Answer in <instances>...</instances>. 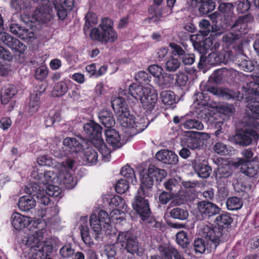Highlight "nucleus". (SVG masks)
Listing matches in <instances>:
<instances>
[{
  "instance_id": "obj_5",
  "label": "nucleus",
  "mask_w": 259,
  "mask_h": 259,
  "mask_svg": "<svg viewBox=\"0 0 259 259\" xmlns=\"http://www.w3.org/2000/svg\"><path fill=\"white\" fill-rule=\"evenodd\" d=\"M201 91V93H196L194 94V105L196 108V106H199L200 107L202 106L203 109L200 110V112L205 110L204 107L208 105V102L209 101V97L207 95L205 92H208L212 93L213 95H215L219 96H222L227 99H230L232 97L226 93L224 90L221 88H218L215 87H209L208 83H204L202 82L200 85Z\"/></svg>"
},
{
  "instance_id": "obj_1",
  "label": "nucleus",
  "mask_w": 259,
  "mask_h": 259,
  "mask_svg": "<svg viewBox=\"0 0 259 259\" xmlns=\"http://www.w3.org/2000/svg\"><path fill=\"white\" fill-rule=\"evenodd\" d=\"M34 223L33 226L36 228L34 231H32L29 234L24 236L21 241V243L24 246H26L28 254H30L32 257L36 259H46L47 256L52 253L53 248L50 244H46L43 241L44 234L45 230L43 229L44 224L40 227H37L41 225V223Z\"/></svg>"
},
{
  "instance_id": "obj_57",
  "label": "nucleus",
  "mask_w": 259,
  "mask_h": 259,
  "mask_svg": "<svg viewBox=\"0 0 259 259\" xmlns=\"http://www.w3.org/2000/svg\"><path fill=\"white\" fill-rule=\"evenodd\" d=\"M241 154L243 157L239 161L240 164L248 163L252 160L253 153L250 148L243 149L241 151Z\"/></svg>"
},
{
  "instance_id": "obj_52",
  "label": "nucleus",
  "mask_w": 259,
  "mask_h": 259,
  "mask_svg": "<svg viewBox=\"0 0 259 259\" xmlns=\"http://www.w3.org/2000/svg\"><path fill=\"white\" fill-rule=\"evenodd\" d=\"M232 221V218L227 213L221 214L215 219V222L218 225L222 227L230 225Z\"/></svg>"
},
{
  "instance_id": "obj_39",
  "label": "nucleus",
  "mask_w": 259,
  "mask_h": 259,
  "mask_svg": "<svg viewBox=\"0 0 259 259\" xmlns=\"http://www.w3.org/2000/svg\"><path fill=\"white\" fill-rule=\"evenodd\" d=\"M169 215L172 219L183 221L188 218L189 212L186 209L176 207L170 211Z\"/></svg>"
},
{
  "instance_id": "obj_53",
  "label": "nucleus",
  "mask_w": 259,
  "mask_h": 259,
  "mask_svg": "<svg viewBox=\"0 0 259 259\" xmlns=\"http://www.w3.org/2000/svg\"><path fill=\"white\" fill-rule=\"evenodd\" d=\"M39 165H46L48 166H56V161L49 155H44L39 157L37 160Z\"/></svg>"
},
{
  "instance_id": "obj_31",
  "label": "nucleus",
  "mask_w": 259,
  "mask_h": 259,
  "mask_svg": "<svg viewBox=\"0 0 259 259\" xmlns=\"http://www.w3.org/2000/svg\"><path fill=\"white\" fill-rule=\"evenodd\" d=\"M182 145L192 149H199L201 147V142L197 138L194 133L191 134L190 136H187L182 141Z\"/></svg>"
},
{
  "instance_id": "obj_50",
  "label": "nucleus",
  "mask_w": 259,
  "mask_h": 259,
  "mask_svg": "<svg viewBox=\"0 0 259 259\" xmlns=\"http://www.w3.org/2000/svg\"><path fill=\"white\" fill-rule=\"evenodd\" d=\"M215 8L214 4L211 0L203 1L199 7V12L203 15L207 14L212 11Z\"/></svg>"
},
{
  "instance_id": "obj_45",
  "label": "nucleus",
  "mask_w": 259,
  "mask_h": 259,
  "mask_svg": "<svg viewBox=\"0 0 259 259\" xmlns=\"http://www.w3.org/2000/svg\"><path fill=\"white\" fill-rule=\"evenodd\" d=\"M210 247L208 243H206L205 241L202 238H197L195 240L194 242V249L196 253H203L206 250L209 251Z\"/></svg>"
},
{
  "instance_id": "obj_41",
  "label": "nucleus",
  "mask_w": 259,
  "mask_h": 259,
  "mask_svg": "<svg viewBox=\"0 0 259 259\" xmlns=\"http://www.w3.org/2000/svg\"><path fill=\"white\" fill-rule=\"evenodd\" d=\"M127 206H123L122 210L116 208L112 210L110 214V219L113 221H116L119 222L122 221L125 219V212H127Z\"/></svg>"
},
{
  "instance_id": "obj_42",
  "label": "nucleus",
  "mask_w": 259,
  "mask_h": 259,
  "mask_svg": "<svg viewBox=\"0 0 259 259\" xmlns=\"http://www.w3.org/2000/svg\"><path fill=\"white\" fill-rule=\"evenodd\" d=\"M243 205L241 199L237 197L229 198L226 201V205L228 209L230 210H238L240 209Z\"/></svg>"
},
{
  "instance_id": "obj_44",
  "label": "nucleus",
  "mask_w": 259,
  "mask_h": 259,
  "mask_svg": "<svg viewBox=\"0 0 259 259\" xmlns=\"http://www.w3.org/2000/svg\"><path fill=\"white\" fill-rule=\"evenodd\" d=\"M122 176L127 179L128 182L133 184L136 183V179L134 169L129 165H127L123 167L120 171Z\"/></svg>"
},
{
  "instance_id": "obj_55",
  "label": "nucleus",
  "mask_w": 259,
  "mask_h": 259,
  "mask_svg": "<svg viewBox=\"0 0 259 259\" xmlns=\"http://www.w3.org/2000/svg\"><path fill=\"white\" fill-rule=\"evenodd\" d=\"M230 147L221 142L216 143L213 146V150L219 154L227 155L231 151Z\"/></svg>"
},
{
  "instance_id": "obj_25",
  "label": "nucleus",
  "mask_w": 259,
  "mask_h": 259,
  "mask_svg": "<svg viewBox=\"0 0 259 259\" xmlns=\"http://www.w3.org/2000/svg\"><path fill=\"white\" fill-rule=\"evenodd\" d=\"M158 251L162 259H172V256L175 259H186L183 253L172 247H165L160 245L158 247Z\"/></svg>"
},
{
  "instance_id": "obj_37",
  "label": "nucleus",
  "mask_w": 259,
  "mask_h": 259,
  "mask_svg": "<svg viewBox=\"0 0 259 259\" xmlns=\"http://www.w3.org/2000/svg\"><path fill=\"white\" fill-rule=\"evenodd\" d=\"M40 95V93L38 94H32L30 96L28 111L31 115L36 112L39 107Z\"/></svg>"
},
{
  "instance_id": "obj_2",
  "label": "nucleus",
  "mask_w": 259,
  "mask_h": 259,
  "mask_svg": "<svg viewBox=\"0 0 259 259\" xmlns=\"http://www.w3.org/2000/svg\"><path fill=\"white\" fill-rule=\"evenodd\" d=\"M128 93L136 101L140 100L143 107L147 111L153 110L157 101L156 91L151 86L133 83L130 85Z\"/></svg>"
},
{
  "instance_id": "obj_20",
  "label": "nucleus",
  "mask_w": 259,
  "mask_h": 259,
  "mask_svg": "<svg viewBox=\"0 0 259 259\" xmlns=\"http://www.w3.org/2000/svg\"><path fill=\"white\" fill-rule=\"evenodd\" d=\"M31 218L22 215L19 212L12 213L11 217V224L14 228L17 230L23 229L30 224Z\"/></svg>"
},
{
  "instance_id": "obj_8",
  "label": "nucleus",
  "mask_w": 259,
  "mask_h": 259,
  "mask_svg": "<svg viewBox=\"0 0 259 259\" xmlns=\"http://www.w3.org/2000/svg\"><path fill=\"white\" fill-rule=\"evenodd\" d=\"M90 223L93 231L97 234H100L102 229L106 232L109 231L111 228L110 218L108 213L103 210L99 211L98 216L94 213L92 214Z\"/></svg>"
},
{
  "instance_id": "obj_15",
  "label": "nucleus",
  "mask_w": 259,
  "mask_h": 259,
  "mask_svg": "<svg viewBox=\"0 0 259 259\" xmlns=\"http://www.w3.org/2000/svg\"><path fill=\"white\" fill-rule=\"evenodd\" d=\"M140 175L141 177V185L138 191L144 193L145 196H151L154 177L152 174H150L149 167L148 170H144L141 172Z\"/></svg>"
},
{
  "instance_id": "obj_7",
  "label": "nucleus",
  "mask_w": 259,
  "mask_h": 259,
  "mask_svg": "<svg viewBox=\"0 0 259 259\" xmlns=\"http://www.w3.org/2000/svg\"><path fill=\"white\" fill-rule=\"evenodd\" d=\"M116 244L132 254L136 253L141 255L142 254L137 237L128 231L120 232L118 233Z\"/></svg>"
},
{
  "instance_id": "obj_61",
  "label": "nucleus",
  "mask_w": 259,
  "mask_h": 259,
  "mask_svg": "<svg viewBox=\"0 0 259 259\" xmlns=\"http://www.w3.org/2000/svg\"><path fill=\"white\" fill-rule=\"evenodd\" d=\"M251 2L249 0H239L237 4V10L241 13L247 12L250 9Z\"/></svg>"
},
{
  "instance_id": "obj_28",
  "label": "nucleus",
  "mask_w": 259,
  "mask_h": 259,
  "mask_svg": "<svg viewBox=\"0 0 259 259\" xmlns=\"http://www.w3.org/2000/svg\"><path fill=\"white\" fill-rule=\"evenodd\" d=\"M17 93L16 87L12 84L5 86L1 92V101L3 104H7Z\"/></svg>"
},
{
  "instance_id": "obj_16",
  "label": "nucleus",
  "mask_w": 259,
  "mask_h": 259,
  "mask_svg": "<svg viewBox=\"0 0 259 259\" xmlns=\"http://www.w3.org/2000/svg\"><path fill=\"white\" fill-rule=\"evenodd\" d=\"M83 128L87 137L91 139L99 141L102 147L106 148L101 139L102 127L99 124L94 121H90L84 124Z\"/></svg>"
},
{
  "instance_id": "obj_19",
  "label": "nucleus",
  "mask_w": 259,
  "mask_h": 259,
  "mask_svg": "<svg viewBox=\"0 0 259 259\" xmlns=\"http://www.w3.org/2000/svg\"><path fill=\"white\" fill-rule=\"evenodd\" d=\"M30 177L36 182L32 183L29 186H27L25 189L26 193L28 194H32L34 193L31 187L34 184H37L38 186H40L41 188L46 187V172H43L42 170L39 169L37 167H33L31 173Z\"/></svg>"
},
{
  "instance_id": "obj_58",
  "label": "nucleus",
  "mask_w": 259,
  "mask_h": 259,
  "mask_svg": "<svg viewBox=\"0 0 259 259\" xmlns=\"http://www.w3.org/2000/svg\"><path fill=\"white\" fill-rule=\"evenodd\" d=\"M149 167L150 174H152L154 177H158L157 180L159 179L161 180L167 175L166 171L164 169H159L153 165H150Z\"/></svg>"
},
{
  "instance_id": "obj_27",
  "label": "nucleus",
  "mask_w": 259,
  "mask_h": 259,
  "mask_svg": "<svg viewBox=\"0 0 259 259\" xmlns=\"http://www.w3.org/2000/svg\"><path fill=\"white\" fill-rule=\"evenodd\" d=\"M34 193L30 194L31 196H24L20 198L18 205L20 210L28 211L35 206L37 200H36L33 196ZM35 197L36 198V196Z\"/></svg>"
},
{
  "instance_id": "obj_35",
  "label": "nucleus",
  "mask_w": 259,
  "mask_h": 259,
  "mask_svg": "<svg viewBox=\"0 0 259 259\" xmlns=\"http://www.w3.org/2000/svg\"><path fill=\"white\" fill-rule=\"evenodd\" d=\"M34 3V0H12L11 6L17 11H25L28 12L31 7V2Z\"/></svg>"
},
{
  "instance_id": "obj_48",
  "label": "nucleus",
  "mask_w": 259,
  "mask_h": 259,
  "mask_svg": "<svg viewBox=\"0 0 259 259\" xmlns=\"http://www.w3.org/2000/svg\"><path fill=\"white\" fill-rule=\"evenodd\" d=\"M67 91L68 87L64 80L56 83L53 89V93L56 96H63L67 93Z\"/></svg>"
},
{
  "instance_id": "obj_6",
  "label": "nucleus",
  "mask_w": 259,
  "mask_h": 259,
  "mask_svg": "<svg viewBox=\"0 0 259 259\" xmlns=\"http://www.w3.org/2000/svg\"><path fill=\"white\" fill-rule=\"evenodd\" d=\"M31 188L35 193L33 196H36L37 202L44 205H47L50 203V196L59 198L62 197L61 189L53 184L46 186L45 188H41L37 184H34Z\"/></svg>"
},
{
  "instance_id": "obj_14",
  "label": "nucleus",
  "mask_w": 259,
  "mask_h": 259,
  "mask_svg": "<svg viewBox=\"0 0 259 259\" xmlns=\"http://www.w3.org/2000/svg\"><path fill=\"white\" fill-rule=\"evenodd\" d=\"M0 41L12 50L20 53H23L26 48L23 43L6 32H0Z\"/></svg>"
},
{
  "instance_id": "obj_64",
  "label": "nucleus",
  "mask_w": 259,
  "mask_h": 259,
  "mask_svg": "<svg viewBox=\"0 0 259 259\" xmlns=\"http://www.w3.org/2000/svg\"><path fill=\"white\" fill-rule=\"evenodd\" d=\"M247 108L252 113V116L254 118H258L259 117V102H251L247 105Z\"/></svg>"
},
{
  "instance_id": "obj_56",
  "label": "nucleus",
  "mask_w": 259,
  "mask_h": 259,
  "mask_svg": "<svg viewBox=\"0 0 259 259\" xmlns=\"http://www.w3.org/2000/svg\"><path fill=\"white\" fill-rule=\"evenodd\" d=\"M49 70L47 68L44 66H41L35 69L34 73L35 78L39 80H44L48 75Z\"/></svg>"
},
{
  "instance_id": "obj_23",
  "label": "nucleus",
  "mask_w": 259,
  "mask_h": 259,
  "mask_svg": "<svg viewBox=\"0 0 259 259\" xmlns=\"http://www.w3.org/2000/svg\"><path fill=\"white\" fill-rule=\"evenodd\" d=\"M158 160L167 164H175L178 161V156L171 151L162 150L156 154Z\"/></svg>"
},
{
  "instance_id": "obj_59",
  "label": "nucleus",
  "mask_w": 259,
  "mask_h": 259,
  "mask_svg": "<svg viewBox=\"0 0 259 259\" xmlns=\"http://www.w3.org/2000/svg\"><path fill=\"white\" fill-rule=\"evenodd\" d=\"M181 62L177 59L171 58L165 63V68L167 71H175L180 66Z\"/></svg>"
},
{
  "instance_id": "obj_13",
  "label": "nucleus",
  "mask_w": 259,
  "mask_h": 259,
  "mask_svg": "<svg viewBox=\"0 0 259 259\" xmlns=\"http://www.w3.org/2000/svg\"><path fill=\"white\" fill-rule=\"evenodd\" d=\"M222 229L218 227H213L212 225H205L201 228L200 234L206 239H208L214 245L215 249L221 241L222 235Z\"/></svg>"
},
{
  "instance_id": "obj_47",
  "label": "nucleus",
  "mask_w": 259,
  "mask_h": 259,
  "mask_svg": "<svg viewBox=\"0 0 259 259\" xmlns=\"http://www.w3.org/2000/svg\"><path fill=\"white\" fill-rule=\"evenodd\" d=\"M165 189L170 192H176L181 186V180L176 179H169L163 184Z\"/></svg>"
},
{
  "instance_id": "obj_4",
  "label": "nucleus",
  "mask_w": 259,
  "mask_h": 259,
  "mask_svg": "<svg viewBox=\"0 0 259 259\" xmlns=\"http://www.w3.org/2000/svg\"><path fill=\"white\" fill-rule=\"evenodd\" d=\"M120 124L126 129L125 132L131 136H134L143 131L149 123L145 117H138L135 119L129 111L117 115Z\"/></svg>"
},
{
  "instance_id": "obj_51",
  "label": "nucleus",
  "mask_w": 259,
  "mask_h": 259,
  "mask_svg": "<svg viewBox=\"0 0 259 259\" xmlns=\"http://www.w3.org/2000/svg\"><path fill=\"white\" fill-rule=\"evenodd\" d=\"M84 157L85 160L91 163H95L98 159L97 151L91 147H88L84 151Z\"/></svg>"
},
{
  "instance_id": "obj_26",
  "label": "nucleus",
  "mask_w": 259,
  "mask_h": 259,
  "mask_svg": "<svg viewBox=\"0 0 259 259\" xmlns=\"http://www.w3.org/2000/svg\"><path fill=\"white\" fill-rule=\"evenodd\" d=\"M107 142L113 148L120 147L122 144L118 132L113 128H109L105 132Z\"/></svg>"
},
{
  "instance_id": "obj_60",
  "label": "nucleus",
  "mask_w": 259,
  "mask_h": 259,
  "mask_svg": "<svg viewBox=\"0 0 259 259\" xmlns=\"http://www.w3.org/2000/svg\"><path fill=\"white\" fill-rule=\"evenodd\" d=\"M177 243L183 248L187 247L188 243V238L186 233L184 231H181L176 235Z\"/></svg>"
},
{
  "instance_id": "obj_18",
  "label": "nucleus",
  "mask_w": 259,
  "mask_h": 259,
  "mask_svg": "<svg viewBox=\"0 0 259 259\" xmlns=\"http://www.w3.org/2000/svg\"><path fill=\"white\" fill-rule=\"evenodd\" d=\"M199 212L204 218L214 215L220 211V208L215 204L205 201H200L197 204Z\"/></svg>"
},
{
  "instance_id": "obj_33",
  "label": "nucleus",
  "mask_w": 259,
  "mask_h": 259,
  "mask_svg": "<svg viewBox=\"0 0 259 259\" xmlns=\"http://www.w3.org/2000/svg\"><path fill=\"white\" fill-rule=\"evenodd\" d=\"M149 72L152 74L154 76L159 78L160 82L161 81V77L164 78V82L161 83L163 84L164 85H166L169 83V81L168 80L169 78V75H165V76L162 75V72L163 69L161 67L158 65H152L148 67Z\"/></svg>"
},
{
  "instance_id": "obj_30",
  "label": "nucleus",
  "mask_w": 259,
  "mask_h": 259,
  "mask_svg": "<svg viewBox=\"0 0 259 259\" xmlns=\"http://www.w3.org/2000/svg\"><path fill=\"white\" fill-rule=\"evenodd\" d=\"M101 122L105 127L110 128L115 123L112 113L108 110H102L98 114Z\"/></svg>"
},
{
  "instance_id": "obj_34",
  "label": "nucleus",
  "mask_w": 259,
  "mask_h": 259,
  "mask_svg": "<svg viewBox=\"0 0 259 259\" xmlns=\"http://www.w3.org/2000/svg\"><path fill=\"white\" fill-rule=\"evenodd\" d=\"M112 106L117 115L128 111L124 99L120 97L116 98L112 101Z\"/></svg>"
},
{
  "instance_id": "obj_43",
  "label": "nucleus",
  "mask_w": 259,
  "mask_h": 259,
  "mask_svg": "<svg viewBox=\"0 0 259 259\" xmlns=\"http://www.w3.org/2000/svg\"><path fill=\"white\" fill-rule=\"evenodd\" d=\"M160 99L162 102L167 105H171L175 103V95L170 91H164L160 94Z\"/></svg>"
},
{
  "instance_id": "obj_32",
  "label": "nucleus",
  "mask_w": 259,
  "mask_h": 259,
  "mask_svg": "<svg viewBox=\"0 0 259 259\" xmlns=\"http://www.w3.org/2000/svg\"><path fill=\"white\" fill-rule=\"evenodd\" d=\"M213 40L211 38L208 37L203 41L200 42H195L193 44L195 49L198 51L200 54L204 55L207 53L209 49L212 50V45Z\"/></svg>"
},
{
  "instance_id": "obj_36",
  "label": "nucleus",
  "mask_w": 259,
  "mask_h": 259,
  "mask_svg": "<svg viewBox=\"0 0 259 259\" xmlns=\"http://www.w3.org/2000/svg\"><path fill=\"white\" fill-rule=\"evenodd\" d=\"M237 72L234 69L224 68L221 70H215L211 75V78L217 83L220 82L225 75H236Z\"/></svg>"
},
{
  "instance_id": "obj_63",
  "label": "nucleus",
  "mask_w": 259,
  "mask_h": 259,
  "mask_svg": "<svg viewBox=\"0 0 259 259\" xmlns=\"http://www.w3.org/2000/svg\"><path fill=\"white\" fill-rule=\"evenodd\" d=\"M60 254L64 258H69L72 256L74 253V250L70 245L63 246L60 249Z\"/></svg>"
},
{
  "instance_id": "obj_38",
  "label": "nucleus",
  "mask_w": 259,
  "mask_h": 259,
  "mask_svg": "<svg viewBox=\"0 0 259 259\" xmlns=\"http://www.w3.org/2000/svg\"><path fill=\"white\" fill-rule=\"evenodd\" d=\"M195 171L199 177L202 178H207L210 174L211 169L210 166L202 163L193 164Z\"/></svg>"
},
{
  "instance_id": "obj_21",
  "label": "nucleus",
  "mask_w": 259,
  "mask_h": 259,
  "mask_svg": "<svg viewBox=\"0 0 259 259\" xmlns=\"http://www.w3.org/2000/svg\"><path fill=\"white\" fill-rule=\"evenodd\" d=\"M158 200L159 202L162 204H166L171 200L169 204L170 206L182 204L184 201V199L182 197L178 198V196L174 195L173 193L167 192L164 191L160 193Z\"/></svg>"
},
{
  "instance_id": "obj_29",
  "label": "nucleus",
  "mask_w": 259,
  "mask_h": 259,
  "mask_svg": "<svg viewBox=\"0 0 259 259\" xmlns=\"http://www.w3.org/2000/svg\"><path fill=\"white\" fill-rule=\"evenodd\" d=\"M63 144L66 149L71 152L77 153L82 150V145L75 138H66Z\"/></svg>"
},
{
  "instance_id": "obj_3",
  "label": "nucleus",
  "mask_w": 259,
  "mask_h": 259,
  "mask_svg": "<svg viewBox=\"0 0 259 259\" xmlns=\"http://www.w3.org/2000/svg\"><path fill=\"white\" fill-rule=\"evenodd\" d=\"M90 36L92 39L103 44L113 42L117 39L118 35L113 28V21L108 18L102 19L98 27L92 29Z\"/></svg>"
},
{
  "instance_id": "obj_9",
  "label": "nucleus",
  "mask_w": 259,
  "mask_h": 259,
  "mask_svg": "<svg viewBox=\"0 0 259 259\" xmlns=\"http://www.w3.org/2000/svg\"><path fill=\"white\" fill-rule=\"evenodd\" d=\"M74 161L69 159L62 163L61 169L58 176L59 183L64 184L67 189H71L76 185V182L73 177L69 172V169H72Z\"/></svg>"
},
{
  "instance_id": "obj_22",
  "label": "nucleus",
  "mask_w": 259,
  "mask_h": 259,
  "mask_svg": "<svg viewBox=\"0 0 259 259\" xmlns=\"http://www.w3.org/2000/svg\"><path fill=\"white\" fill-rule=\"evenodd\" d=\"M253 20V16L248 14L239 17L233 25L232 28L234 31H237L241 33H245V30L248 27V24L251 23Z\"/></svg>"
},
{
  "instance_id": "obj_62",
  "label": "nucleus",
  "mask_w": 259,
  "mask_h": 259,
  "mask_svg": "<svg viewBox=\"0 0 259 259\" xmlns=\"http://www.w3.org/2000/svg\"><path fill=\"white\" fill-rule=\"evenodd\" d=\"M130 182L127 180L120 179L117 182L115 186L116 191L118 193H124L128 189V183Z\"/></svg>"
},
{
  "instance_id": "obj_49",
  "label": "nucleus",
  "mask_w": 259,
  "mask_h": 259,
  "mask_svg": "<svg viewBox=\"0 0 259 259\" xmlns=\"http://www.w3.org/2000/svg\"><path fill=\"white\" fill-rule=\"evenodd\" d=\"M218 10L225 17H230L233 14L234 6L230 3H223L220 5Z\"/></svg>"
},
{
  "instance_id": "obj_54",
  "label": "nucleus",
  "mask_w": 259,
  "mask_h": 259,
  "mask_svg": "<svg viewBox=\"0 0 259 259\" xmlns=\"http://www.w3.org/2000/svg\"><path fill=\"white\" fill-rule=\"evenodd\" d=\"M85 23L84 27V31L89 29L93 25H95L98 22V18L96 14L92 12H89L85 17Z\"/></svg>"
},
{
  "instance_id": "obj_17",
  "label": "nucleus",
  "mask_w": 259,
  "mask_h": 259,
  "mask_svg": "<svg viewBox=\"0 0 259 259\" xmlns=\"http://www.w3.org/2000/svg\"><path fill=\"white\" fill-rule=\"evenodd\" d=\"M233 174L232 166L229 164L221 165L215 173V178L218 184L226 185L228 182V179Z\"/></svg>"
},
{
  "instance_id": "obj_46",
  "label": "nucleus",
  "mask_w": 259,
  "mask_h": 259,
  "mask_svg": "<svg viewBox=\"0 0 259 259\" xmlns=\"http://www.w3.org/2000/svg\"><path fill=\"white\" fill-rule=\"evenodd\" d=\"M182 125L186 129H196L201 130L204 126L203 124L195 119H188L183 122Z\"/></svg>"
},
{
  "instance_id": "obj_11",
  "label": "nucleus",
  "mask_w": 259,
  "mask_h": 259,
  "mask_svg": "<svg viewBox=\"0 0 259 259\" xmlns=\"http://www.w3.org/2000/svg\"><path fill=\"white\" fill-rule=\"evenodd\" d=\"M144 193L137 191L135 197V200L133 202L134 209L140 215L142 220H145L149 217L151 211L149 208V202Z\"/></svg>"
},
{
  "instance_id": "obj_24",
  "label": "nucleus",
  "mask_w": 259,
  "mask_h": 259,
  "mask_svg": "<svg viewBox=\"0 0 259 259\" xmlns=\"http://www.w3.org/2000/svg\"><path fill=\"white\" fill-rule=\"evenodd\" d=\"M50 12L49 7L44 3L32 13L31 21L45 22L48 19Z\"/></svg>"
},
{
  "instance_id": "obj_10",
  "label": "nucleus",
  "mask_w": 259,
  "mask_h": 259,
  "mask_svg": "<svg viewBox=\"0 0 259 259\" xmlns=\"http://www.w3.org/2000/svg\"><path fill=\"white\" fill-rule=\"evenodd\" d=\"M258 139L259 135L257 132L252 129L246 128L238 131L232 138V140L236 144L246 147Z\"/></svg>"
},
{
  "instance_id": "obj_40",
  "label": "nucleus",
  "mask_w": 259,
  "mask_h": 259,
  "mask_svg": "<svg viewBox=\"0 0 259 259\" xmlns=\"http://www.w3.org/2000/svg\"><path fill=\"white\" fill-rule=\"evenodd\" d=\"M242 164V165L241 167V171L245 175L248 177H253L257 174L258 172V167L256 165L249 163L248 162Z\"/></svg>"
},
{
  "instance_id": "obj_12",
  "label": "nucleus",
  "mask_w": 259,
  "mask_h": 259,
  "mask_svg": "<svg viewBox=\"0 0 259 259\" xmlns=\"http://www.w3.org/2000/svg\"><path fill=\"white\" fill-rule=\"evenodd\" d=\"M229 55L226 52L218 54L215 53H210L207 57L201 55L198 66L203 68L207 65H215L221 63L225 64L228 61Z\"/></svg>"
}]
</instances>
